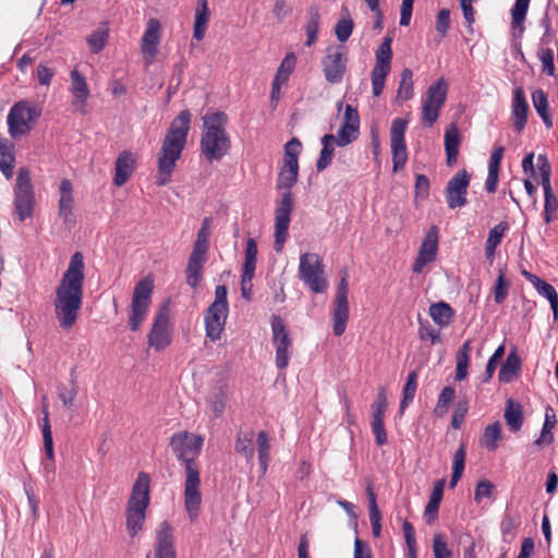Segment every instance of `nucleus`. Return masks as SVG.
Listing matches in <instances>:
<instances>
[{"label": "nucleus", "instance_id": "052dcab7", "mask_svg": "<svg viewBox=\"0 0 558 558\" xmlns=\"http://www.w3.org/2000/svg\"><path fill=\"white\" fill-rule=\"evenodd\" d=\"M456 391L452 387H445L438 396L437 404L435 408V414L438 416H442L449 407V404L454 399Z\"/></svg>", "mask_w": 558, "mask_h": 558}, {"label": "nucleus", "instance_id": "5fc2aeb1", "mask_svg": "<svg viewBox=\"0 0 558 558\" xmlns=\"http://www.w3.org/2000/svg\"><path fill=\"white\" fill-rule=\"evenodd\" d=\"M209 15V10H205V8L196 9L193 37L198 41H201L205 37Z\"/></svg>", "mask_w": 558, "mask_h": 558}, {"label": "nucleus", "instance_id": "79ce46f5", "mask_svg": "<svg viewBox=\"0 0 558 558\" xmlns=\"http://www.w3.org/2000/svg\"><path fill=\"white\" fill-rule=\"evenodd\" d=\"M228 397L229 395L227 386H219L213 390L208 398V404L215 417L222 415L226 409Z\"/></svg>", "mask_w": 558, "mask_h": 558}, {"label": "nucleus", "instance_id": "7c9ffc66", "mask_svg": "<svg viewBox=\"0 0 558 558\" xmlns=\"http://www.w3.org/2000/svg\"><path fill=\"white\" fill-rule=\"evenodd\" d=\"M428 312L434 323L440 328L448 327L454 318L453 308L449 303L444 301L433 303Z\"/></svg>", "mask_w": 558, "mask_h": 558}, {"label": "nucleus", "instance_id": "0e129e2a", "mask_svg": "<svg viewBox=\"0 0 558 558\" xmlns=\"http://www.w3.org/2000/svg\"><path fill=\"white\" fill-rule=\"evenodd\" d=\"M545 204H544V221L549 225L555 220L556 214L558 211V199L554 192L544 194Z\"/></svg>", "mask_w": 558, "mask_h": 558}, {"label": "nucleus", "instance_id": "7ed1b4c3", "mask_svg": "<svg viewBox=\"0 0 558 558\" xmlns=\"http://www.w3.org/2000/svg\"><path fill=\"white\" fill-rule=\"evenodd\" d=\"M298 175L299 162L283 161L276 184L278 190H286L276 207L274 248L278 253L282 251L288 239V229L294 202L290 190L296 183Z\"/></svg>", "mask_w": 558, "mask_h": 558}, {"label": "nucleus", "instance_id": "20e7f679", "mask_svg": "<svg viewBox=\"0 0 558 558\" xmlns=\"http://www.w3.org/2000/svg\"><path fill=\"white\" fill-rule=\"evenodd\" d=\"M227 123L228 117L222 111L207 113L203 117L201 149L208 161L220 160L231 146L226 131Z\"/></svg>", "mask_w": 558, "mask_h": 558}, {"label": "nucleus", "instance_id": "4d7b16f0", "mask_svg": "<svg viewBox=\"0 0 558 558\" xmlns=\"http://www.w3.org/2000/svg\"><path fill=\"white\" fill-rule=\"evenodd\" d=\"M531 0H515L511 9V25L522 27Z\"/></svg>", "mask_w": 558, "mask_h": 558}, {"label": "nucleus", "instance_id": "680f3d73", "mask_svg": "<svg viewBox=\"0 0 558 558\" xmlns=\"http://www.w3.org/2000/svg\"><path fill=\"white\" fill-rule=\"evenodd\" d=\"M433 551L435 558H452V551L448 547L445 534L438 533L434 535Z\"/></svg>", "mask_w": 558, "mask_h": 558}, {"label": "nucleus", "instance_id": "bb28decb", "mask_svg": "<svg viewBox=\"0 0 558 558\" xmlns=\"http://www.w3.org/2000/svg\"><path fill=\"white\" fill-rule=\"evenodd\" d=\"M529 105L522 87H517L512 99L513 129L521 132L527 121Z\"/></svg>", "mask_w": 558, "mask_h": 558}, {"label": "nucleus", "instance_id": "9d476101", "mask_svg": "<svg viewBox=\"0 0 558 558\" xmlns=\"http://www.w3.org/2000/svg\"><path fill=\"white\" fill-rule=\"evenodd\" d=\"M35 192L31 171L22 167L19 170L14 186V209L20 221L31 218L34 214Z\"/></svg>", "mask_w": 558, "mask_h": 558}, {"label": "nucleus", "instance_id": "1a4fd4ad", "mask_svg": "<svg viewBox=\"0 0 558 558\" xmlns=\"http://www.w3.org/2000/svg\"><path fill=\"white\" fill-rule=\"evenodd\" d=\"M153 290L154 282L148 277L141 279L134 287L129 311V327L132 331H137L145 320L149 310Z\"/></svg>", "mask_w": 558, "mask_h": 558}, {"label": "nucleus", "instance_id": "f704fd0d", "mask_svg": "<svg viewBox=\"0 0 558 558\" xmlns=\"http://www.w3.org/2000/svg\"><path fill=\"white\" fill-rule=\"evenodd\" d=\"M521 368V360L515 351L509 352L506 361L501 364L498 373V379L501 383H511Z\"/></svg>", "mask_w": 558, "mask_h": 558}, {"label": "nucleus", "instance_id": "cd10ccee", "mask_svg": "<svg viewBox=\"0 0 558 558\" xmlns=\"http://www.w3.org/2000/svg\"><path fill=\"white\" fill-rule=\"evenodd\" d=\"M460 132L456 124H451L445 133L446 161L449 167L457 162L460 146Z\"/></svg>", "mask_w": 558, "mask_h": 558}, {"label": "nucleus", "instance_id": "6e6d98bb", "mask_svg": "<svg viewBox=\"0 0 558 558\" xmlns=\"http://www.w3.org/2000/svg\"><path fill=\"white\" fill-rule=\"evenodd\" d=\"M418 337L421 340H429L432 344L440 343V332L428 320L418 318Z\"/></svg>", "mask_w": 558, "mask_h": 558}, {"label": "nucleus", "instance_id": "e2e57ef3", "mask_svg": "<svg viewBox=\"0 0 558 558\" xmlns=\"http://www.w3.org/2000/svg\"><path fill=\"white\" fill-rule=\"evenodd\" d=\"M296 58L294 53H288L280 63V66L277 70L275 75L276 80L281 81L282 83H287L290 74L292 73L295 66Z\"/></svg>", "mask_w": 558, "mask_h": 558}, {"label": "nucleus", "instance_id": "c85d7f7f", "mask_svg": "<svg viewBox=\"0 0 558 558\" xmlns=\"http://www.w3.org/2000/svg\"><path fill=\"white\" fill-rule=\"evenodd\" d=\"M445 483L446 481L441 478L436 481L434 484L429 500L424 511V515L428 524H432L438 517V509L444 496Z\"/></svg>", "mask_w": 558, "mask_h": 558}, {"label": "nucleus", "instance_id": "ddd939ff", "mask_svg": "<svg viewBox=\"0 0 558 558\" xmlns=\"http://www.w3.org/2000/svg\"><path fill=\"white\" fill-rule=\"evenodd\" d=\"M40 117V110L28 101L16 102L9 111L8 126L12 137L27 134L32 124Z\"/></svg>", "mask_w": 558, "mask_h": 558}, {"label": "nucleus", "instance_id": "8fccbe9b", "mask_svg": "<svg viewBox=\"0 0 558 558\" xmlns=\"http://www.w3.org/2000/svg\"><path fill=\"white\" fill-rule=\"evenodd\" d=\"M413 73L410 69L402 70L400 83L397 90V98L401 101L410 100L413 97Z\"/></svg>", "mask_w": 558, "mask_h": 558}, {"label": "nucleus", "instance_id": "393cba45", "mask_svg": "<svg viewBox=\"0 0 558 558\" xmlns=\"http://www.w3.org/2000/svg\"><path fill=\"white\" fill-rule=\"evenodd\" d=\"M59 204H58V215L65 223L74 222L73 215V186L69 179H62L59 186Z\"/></svg>", "mask_w": 558, "mask_h": 558}, {"label": "nucleus", "instance_id": "72a5a7b5", "mask_svg": "<svg viewBox=\"0 0 558 558\" xmlns=\"http://www.w3.org/2000/svg\"><path fill=\"white\" fill-rule=\"evenodd\" d=\"M557 423L555 411L551 407L546 408L545 421L539 437L532 444L533 447L544 448L554 441L553 428Z\"/></svg>", "mask_w": 558, "mask_h": 558}, {"label": "nucleus", "instance_id": "bf43d9fd", "mask_svg": "<svg viewBox=\"0 0 558 558\" xmlns=\"http://www.w3.org/2000/svg\"><path fill=\"white\" fill-rule=\"evenodd\" d=\"M108 37L109 34L107 29L97 28L93 31L89 37L87 38L90 51L94 53L100 52L105 48Z\"/></svg>", "mask_w": 558, "mask_h": 558}, {"label": "nucleus", "instance_id": "f03ea898", "mask_svg": "<svg viewBox=\"0 0 558 558\" xmlns=\"http://www.w3.org/2000/svg\"><path fill=\"white\" fill-rule=\"evenodd\" d=\"M191 112L182 110L171 122L161 144L157 159L156 184L167 185L186 145L191 124Z\"/></svg>", "mask_w": 558, "mask_h": 558}, {"label": "nucleus", "instance_id": "c03bdc74", "mask_svg": "<svg viewBox=\"0 0 558 558\" xmlns=\"http://www.w3.org/2000/svg\"><path fill=\"white\" fill-rule=\"evenodd\" d=\"M417 389V373L412 371L409 373L405 385L402 390V399L399 407V412L402 415L409 404L414 400Z\"/></svg>", "mask_w": 558, "mask_h": 558}, {"label": "nucleus", "instance_id": "c756f323", "mask_svg": "<svg viewBox=\"0 0 558 558\" xmlns=\"http://www.w3.org/2000/svg\"><path fill=\"white\" fill-rule=\"evenodd\" d=\"M71 78V93L74 97L73 104L82 107L86 106V101L89 97V88L86 80L80 72L74 69L70 73Z\"/></svg>", "mask_w": 558, "mask_h": 558}, {"label": "nucleus", "instance_id": "412c9836", "mask_svg": "<svg viewBox=\"0 0 558 558\" xmlns=\"http://www.w3.org/2000/svg\"><path fill=\"white\" fill-rule=\"evenodd\" d=\"M155 558H177L173 527L162 521L156 529Z\"/></svg>", "mask_w": 558, "mask_h": 558}, {"label": "nucleus", "instance_id": "49530a36", "mask_svg": "<svg viewBox=\"0 0 558 558\" xmlns=\"http://www.w3.org/2000/svg\"><path fill=\"white\" fill-rule=\"evenodd\" d=\"M71 387L66 388L64 385L58 386V397L62 401V404L66 409H71L74 405V400L77 396L78 386L76 381L75 369L70 373Z\"/></svg>", "mask_w": 558, "mask_h": 558}, {"label": "nucleus", "instance_id": "4468645a", "mask_svg": "<svg viewBox=\"0 0 558 558\" xmlns=\"http://www.w3.org/2000/svg\"><path fill=\"white\" fill-rule=\"evenodd\" d=\"M347 63L348 58L343 46H328L322 60L325 80L330 84L340 83L347 70Z\"/></svg>", "mask_w": 558, "mask_h": 558}, {"label": "nucleus", "instance_id": "b1692460", "mask_svg": "<svg viewBox=\"0 0 558 558\" xmlns=\"http://www.w3.org/2000/svg\"><path fill=\"white\" fill-rule=\"evenodd\" d=\"M136 160V155L130 150L119 154L114 162L113 184L116 186H122L129 181L135 170Z\"/></svg>", "mask_w": 558, "mask_h": 558}, {"label": "nucleus", "instance_id": "4be33fe9", "mask_svg": "<svg viewBox=\"0 0 558 558\" xmlns=\"http://www.w3.org/2000/svg\"><path fill=\"white\" fill-rule=\"evenodd\" d=\"M171 343L169 317L165 312H159L155 317L153 327L148 333V344L156 351H162Z\"/></svg>", "mask_w": 558, "mask_h": 558}, {"label": "nucleus", "instance_id": "de8ad7c7", "mask_svg": "<svg viewBox=\"0 0 558 558\" xmlns=\"http://www.w3.org/2000/svg\"><path fill=\"white\" fill-rule=\"evenodd\" d=\"M341 12L342 15L335 26V34L339 41L344 43L351 36L354 28V23L350 17V13L347 7H342Z\"/></svg>", "mask_w": 558, "mask_h": 558}, {"label": "nucleus", "instance_id": "0eeeda50", "mask_svg": "<svg viewBox=\"0 0 558 558\" xmlns=\"http://www.w3.org/2000/svg\"><path fill=\"white\" fill-rule=\"evenodd\" d=\"M204 438L186 430L179 432L170 438V447L177 459L184 463L185 474L199 472L196 458L201 454Z\"/></svg>", "mask_w": 558, "mask_h": 558}, {"label": "nucleus", "instance_id": "13d9d810", "mask_svg": "<svg viewBox=\"0 0 558 558\" xmlns=\"http://www.w3.org/2000/svg\"><path fill=\"white\" fill-rule=\"evenodd\" d=\"M209 238H210V218L206 217L202 221V226L197 232V238L193 244V248L208 252Z\"/></svg>", "mask_w": 558, "mask_h": 558}, {"label": "nucleus", "instance_id": "864d4df0", "mask_svg": "<svg viewBox=\"0 0 558 558\" xmlns=\"http://www.w3.org/2000/svg\"><path fill=\"white\" fill-rule=\"evenodd\" d=\"M360 133V128L356 125H348L341 124L340 129L337 132L336 145L339 147H344L351 143H353Z\"/></svg>", "mask_w": 558, "mask_h": 558}, {"label": "nucleus", "instance_id": "2eb2a0df", "mask_svg": "<svg viewBox=\"0 0 558 558\" xmlns=\"http://www.w3.org/2000/svg\"><path fill=\"white\" fill-rule=\"evenodd\" d=\"M347 271H343L340 282L337 286L332 305V330L335 336H341L347 328L349 320V282Z\"/></svg>", "mask_w": 558, "mask_h": 558}, {"label": "nucleus", "instance_id": "09e8293b", "mask_svg": "<svg viewBox=\"0 0 558 558\" xmlns=\"http://www.w3.org/2000/svg\"><path fill=\"white\" fill-rule=\"evenodd\" d=\"M501 437V425L495 422L485 427L481 439V445L486 449L494 451L498 448V440Z\"/></svg>", "mask_w": 558, "mask_h": 558}, {"label": "nucleus", "instance_id": "a878e982", "mask_svg": "<svg viewBox=\"0 0 558 558\" xmlns=\"http://www.w3.org/2000/svg\"><path fill=\"white\" fill-rule=\"evenodd\" d=\"M206 251L193 248L186 266V283L193 289L197 288L202 280V269L207 259Z\"/></svg>", "mask_w": 558, "mask_h": 558}, {"label": "nucleus", "instance_id": "ea45409f", "mask_svg": "<svg viewBox=\"0 0 558 558\" xmlns=\"http://www.w3.org/2000/svg\"><path fill=\"white\" fill-rule=\"evenodd\" d=\"M533 106L537 114L543 120L544 124L549 129L553 126V120L549 112L547 95L542 89H536L532 93Z\"/></svg>", "mask_w": 558, "mask_h": 558}, {"label": "nucleus", "instance_id": "338daca9", "mask_svg": "<svg viewBox=\"0 0 558 558\" xmlns=\"http://www.w3.org/2000/svg\"><path fill=\"white\" fill-rule=\"evenodd\" d=\"M366 494H367V498H368L371 525L379 524V523H381V513L378 509L377 501H376V495H375L371 484H368L366 487Z\"/></svg>", "mask_w": 558, "mask_h": 558}, {"label": "nucleus", "instance_id": "473e14b6", "mask_svg": "<svg viewBox=\"0 0 558 558\" xmlns=\"http://www.w3.org/2000/svg\"><path fill=\"white\" fill-rule=\"evenodd\" d=\"M14 162L15 155L13 144L0 136V170L8 180L13 177Z\"/></svg>", "mask_w": 558, "mask_h": 558}, {"label": "nucleus", "instance_id": "69168bd1", "mask_svg": "<svg viewBox=\"0 0 558 558\" xmlns=\"http://www.w3.org/2000/svg\"><path fill=\"white\" fill-rule=\"evenodd\" d=\"M537 56L542 62L543 73L548 76H553L556 72L553 50L549 48H541L537 52Z\"/></svg>", "mask_w": 558, "mask_h": 558}, {"label": "nucleus", "instance_id": "603ef678", "mask_svg": "<svg viewBox=\"0 0 558 558\" xmlns=\"http://www.w3.org/2000/svg\"><path fill=\"white\" fill-rule=\"evenodd\" d=\"M43 413H44V417H43V423H41V433H43V439H44V448H45L47 458L50 461H53V457H54L53 440H52V433H51V426H50V421H49V412H48L46 405L43 407Z\"/></svg>", "mask_w": 558, "mask_h": 558}, {"label": "nucleus", "instance_id": "37998d69", "mask_svg": "<svg viewBox=\"0 0 558 558\" xmlns=\"http://www.w3.org/2000/svg\"><path fill=\"white\" fill-rule=\"evenodd\" d=\"M258 461L263 474L267 472L270 460V440L266 432L260 430L256 436Z\"/></svg>", "mask_w": 558, "mask_h": 558}, {"label": "nucleus", "instance_id": "dca6fc26", "mask_svg": "<svg viewBox=\"0 0 558 558\" xmlns=\"http://www.w3.org/2000/svg\"><path fill=\"white\" fill-rule=\"evenodd\" d=\"M408 129V121L402 118H396L390 129V145L392 154V170L398 172L408 160V150L404 141V134Z\"/></svg>", "mask_w": 558, "mask_h": 558}, {"label": "nucleus", "instance_id": "774afa93", "mask_svg": "<svg viewBox=\"0 0 558 558\" xmlns=\"http://www.w3.org/2000/svg\"><path fill=\"white\" fill-rule=\"evenodd\" d=\"M302 149V144L299 138L293 137L284 145L283 161L299 162V155Z\"/></svg>", "mask_w": 558, "mask_h": 558}, {"label": "nucleus", "instance_id": "6ab92c4d", "mask_svg": "<svg viewBox=\"0 0 558 558\" xmlns=\"http://www.w3.org/2000/svg\"><path fill=\"white\" fill-rule=\"evenodd\" d=\"M184 506L192 522L196 521L202 506L199 472H189L184 481Z\"/></svg>", "mask_w": 558, "mask_h": 558}, {"label": "nucleus", "instance_id": "f8f14e48", "mask_svg": "<svg viewBox=\"0 0 558 558\" xmlns=\"http://www.w3.org/2000/svg\"><path fill=\"white\" fill-rule=\"evenodd\" d=\"M391 43L392 37L387 35L375 52V65L371 71L372 92L375 97L383 94L386 78L391 71Z\"/></svg>", "mask_w": 558, "mask_h": 558}, {"label": "nucleus", "instance_id": "a18cd8bd", "mask_svg": "<svg viewBox=\"0 0 558 558\" xmlns=\"http://www.w3.org/2000/svg\"><path fill=\"white\" fill-rule=\"evenodd\" d=\"M466 445L461 442L453 454L452 474L450 478V487H454L460 481L465 466Z\"/></svg>", "mask_w": 558, "mask_h": 558}, {"label": "nucleus", "instance_id": "9b49d317", "mask_svg": "<svg viewBox=\"0 0 558 558\" xmlns=\"http://www.w3.org/2000/svg\"><path fill=\"white\" fill-rule=\"evenodd\" d=\"M448 93V84L444 77L437 80L432 84L425 97L422 99V123L432 128L439 117V112L444 107Z\"/></svg>", "mask_w": 558, "mask_h": 558}, {"label": "nucleus", "instance_id": "58836bf2", "mask_svg": "<svg viewBox=\"0 0 558 558\" xmlns=\"http://www.w3.org/2000/svg\"><path fill=\"white\" fill-rule=\"evenodd\" d=\"M505 420L511 432H519L523 425V412L521 404L509 400L505 410Z\"/></svg>", "mask_w": 558, "mask_h": 558}, {"label": "nucleus", "instance_id": "aec40b11", "mask_svg": "<svg viewBox=\"0 0 558 558\" xmlns=\"http://www.w3.org/2000/svg\"><path fill=\"white\" fill-rule=\"evenodd\" d=\"M438 251V228L436 226L430 227V229L425 234L423 242L421 244L417 257L415 258L412 271L415 274H420L423 271L424 267L435 260Z\"/></svg>", "mask_w": 558, "mask_h": 558}, {"label": "nucleus", "instance_id": "2f4dec72", "mask_svg": "<svg viewBox=\"0 0 558 558\" xmlns=\"http://www.w3.org/2000/svg\"><path fill=\"white\" fill-rule=\"evenodd\" d=\"M254 438L255 433L253 430L247 432H240L236 435L235 444H234V450L236 453L243 456L245 458V461L248 465H253L254 461Z\"/></svg>", "mask_w": 558, "mask_h": 558}, {"label": "nucleus", "instance_id": "c9c22d12", "mask_svg": "<svg viewBox=\"0 0 558 558\" xmlns=\"http://www.w3.org/2000/svg\"><path fill=\"white\" fill-rule=\"evenodd\" d=\"M257 253V243L253 238H250L246 241L245 257L242 266L244 281H252L255 275Z\"/></svg>", "mask_w": 558, "mask_h": 558}, {"label": "nucleus", "instance_id": "39448f33", "mask_svg": "<svg viewBox=\"0 0 558 558\" xmlns=\"http://www.w3.org/2000/svg\"><path fill=\"white\" fill-rule=\"evenodd\" d=\"M150 477L145 472H140L135 480L130 499L126 506V531L134 537L143 530L146 510L149 506Z\"/></svg>", "mask_w": 558, "mask_h": 558}, {"label": "nucleus", "instance_id": "423d86ee", "mask_svg": "<svg viewBox=\"0 0 558 558\" xmlns=\"http://www.w3.org/2000/svg\"><path fill=\"white\" fill-rule=\"evenodd\" d=\"M229 314L228 289L226 286H217L215 300L204 313L206 337L211 341L220 339Z\"/></svg>", "mask_w": 558, "mask_h": 558}, {"label": "nucleus", "instance_id": "a19ab883", "mask_svg": "<svg viewBox=\"0 0 558 558\" xmlns=\"http://www.w3.org/2000/svg\"><path fill=\"white\" fill-rule=\"evenodd\" d=\"M471 340H466L458 350L456 355V379L463 380L468 376L470 363Z\"/></svg>", "mask_w": 558, "mask_h": 558}, {"label": "nucleus", "instance_id": "e433bc0d", "mask_svg": "<svg viewBox=\"0 0 558 558\" xmlns=\"http://www.w3.org/2000/svg\"><path fill=\"white\" fill-rule=\"evenodd\" d=\"M320 25V13L316 5H312L307 10V21L305 24L306 41L305 46L311 47L317 40V35Z\"/></svg>", "mask_w": 558, "mask_h": 558}, {"label": "nucleus", "instance_id": "4c0bfd02", "mask_svg": "<svg viewBox=\"0 0 558 558\" xmlns=\"http://www.w3.org/2000/svg\"><path fill=\"white\" fill-rule=\"evenodd\" d=\"M322 143V150L319 158L316 162L317 171L325 170L332 161L333 158V151H335V144H336V137L333 134H325L320 138Z\"/></svg>", "mask_w": 558, "mask_h": 558}, {"label": "nucleus", "instance_id": "a211bd4d", "mask_svg": "<svg viewBox=\"0 0 558 558\" xmlns=\"http://www.w3.org/2000/svg\"><path fill=\"white\" fill-rule=\"evenodd\" d=\"M270 324L272 342L276 347V365L279 369H284L289 364V349L292 347V341L284 322L280 316L272 315Z\"/></svg>", "mask_w": 558, "mask_h": 558}, {"label": "nucleus", "instance_id": "f3484780", "mask_svg": "<svg viewBox=\"0 0 558 558\" xmlns=\"http://www.w3.org/2000/svg\"><path fill=\"white\" fill-rule=\"evenodd\" d=\"M471 182V174L462 169L458 171L445 187L447 206L450 209L460 208L466 205L468 189Z\"/></svg>", "mask_w": 558, "mask_h": 558}, {"label": "nucleus", "instance_id": "5701e85b", "mask_svg": "<svg viewBox=\"0 0 558 558\" xmlns=\"http://www.w3.org/2000/svg\"><path fill=\"white\" fill-rule=\"evenodd\" d=\"M161 25L158 20L150 19L142 38V52L147 63H151L158 52Z\"/></svg>", "mask_w": 558, "mask_h": 558}, {"label": "nucleus", "instance_id": "6e6552de", "mask_svg": "<svg viewBox=\"0 0 558 558\" xmlns=\"http://www.w3.org/2000/svg\"><path fill=\"white\" fill-rule=\"evenodd\" d=\"M299 278L314 293H325L328 290L324 264L316 253L307 252L300 256Z\"/></svg>", "mask_w": 558, "mask_h": 558}, {"label": "nucleus", "instance_id": "f257e3e1", "mask_svg": "<svg viewBox=\"0 0 558 558\" xmlns=\"http://www.w3.org/2000/svg\"><path fill=\"white\" fill-rule=\"evenodd\" d=\"M83 284L84 260L82 253L76 252L71 256L68 269L56 289L54 312L63 329H70L76 323L83 300Z\"/></svg>", "mask_w": 558, "mask_h": 558}, {"label": "nucleus", "instance_id": "3c124183", "mask_svg": "<svg viewBox=\"0 0 558 558\" xmlns=\"http://www.w3.org/2000/svg\"><path fill=\"white\" fill-rule=\"evenodd\" d=\"M533 287L541 295L548 300L555 319L558 318V293L556 289L542 278Z\"/></svg>", "mask_w": 558, "mask_h": 558}]
</instances>
